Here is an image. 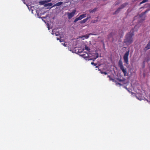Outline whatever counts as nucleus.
I'll use <instances>...</instances> for the list:
<instances>
[{
	"instance_id": "f257e3e1",
	"label": "nucleus",
	"mask_w": 150,
	"mask_h": 150,
	"mask_svg": "<svg viewBox=\"0 0 150 150\" xmlns=\"http://www.w3.org/2000/svg\"><path fill=\"white\" fill-rule=\"evenodd\" d=\"M134 35V32L131 31L127 33L125 37L124 40V42L127 45H129L132 43L133 42V36Z\"/></svg>"
},
{
	"instance_id": "f03ea898",
	"label": "nucleus",
	"mask_w": 150,
	"mask_h": 150,
	"mask_svg": "<svg viewBox=\"0 0 150 150\" xmlns=\"http://www.w3.org/2000/svg\"><path fill=\"white\" fill-rule=\"evenodd\" d=\"M118 65L120 67V69L123 72L124 76H127V71L126 69H125L123 65L121 59L119 60L118 62Z\"/></svg>"
},
{
	"instance_id": "7ed1b4c3",
	"label": "nucleus",
	"mask_w": 150,
	"mask_h": 150,
	"mask_svg": "<svg viewBox=\"0 0 150 150\" xmlns=\"http://www.w3.org/2000/svg\"><path fill=\"white\" fill-rule=\"evenodd\" d=\"M129 50H128L127 51L125 54L123 56V59L124 60V62L127 64H129L128 63V56L129 54Z\"/></svg>"
},
{
	"instance_id": "20e7f679",
	"label": "nucleus",
	"mask_w": 150,
	"mask_h": 150,
	"mask_svg": "<svg viewBox=\"0 0 150 150\" xmlns=\"http://www.w3.org/2000/svg\"><path fill=\"white\" fill-rule=\"evenodd\" d=\"M76 12V10L75 9L71 13H67V17L69 19H71L74 16V15Z\"/></svg>"
},
{
	"instance_id": "39448f33",
	"label": "nucleus",
	"mask_w": 150,
	"mask_h": 150,
	"mask_svg": "<svg viewBox=\"0 0 150 150\" xmlns=\"http://www.w3.org/2000/svg\"><path fill=\"white\" fill-rule=\"evenodd\" d=\"M128 4L127 3H125L122 4L121 6L117 9V10L115 11V13H113L114 14H116L118 13L120 10L125 7L126 6L128 5Z\"/></svg>"
},
{
	"instance_id": "423d86ee",
	"label": "nucleus",
	"mask_w": 150,
	"mask_h": 150,
	"mask_svg": "<svg viewBox=\"0 0 150 150\" xmlns=\"http://www.w3.org/2000/svg\"><path fill=\"white\" fill-rule=\"evenodd\" d=\"M82 57L86 60H91V59L89 58V55L87 53L86 54H83L81 55Z\"/></svg>"
},
{
	"instance_id": "0eeeda50",
	"label": "nucleus",
	"mask_w": 150,
	"mask_h": 150,
	"mask_svg": "<svg viewBox=\"0 0 150 150\" xmlns=\"http://www.w3.org/2000/svg\"><path fill=\"white\" fill-rule=\"evenodd\" d=\"M150 49V41H149L147 45L144 48V50L145 51H146L147 50Z\"/></svg>"
},
{
	"instance_id": "6e6552de",
	"label": "nucleus",
	"mask_w": 150,
	"mask_h": 150,
	"mask_svg": "<svg viewBox=\"0 0 150 150\" xmlns=\"http://www.w3.org/2000/svg\"><path fill=\"white\" fill-rule=\"evenodd\" d=\"M91 18V17H87L85 19H83V20L81 21H80L81 23H85L87 21L88 19L90 18Z\"/></svg>"
},
{
	"instance_id": "1a4fd4ad",
	"label": "nucleus",
	"mask_w": 150,
	"mask_h": 150,
	"mask_svg": "<svg viewBox=\"0 0 150 150\" xmlns=\"http://www.w3.org/2000/svg\"><path fill=\"white\" fill-rule=\"evenodd\" d=\"M62 4H63V2H58V3H56V4H55L54 5V6H59L61 5Z\"/></svg>"
},
{
	"instance_id": "9d476101",
	"label": "nucleus",
	"mask_w": 150,
	"mask_h": 150,
	"mask_svg": "<svg viewBox=\"0 0 150 150\" xmlns=\"http://www.w3.org/2000/svg\"><path fill=\"white\" fill-rule=\"evenodd\" d=\"M81 19H82L81 18L80 16H79V17L75 19L74 21V22L76 23L79 20H81Z\"/></svg>"
},
{
	"instance_id": "9b49d317",
	"label": "nucleus",
	"mask_w": 150,
	"mask_h": 150,
	"mask_svg": "<svg viewBox=\"0 0 150 150\" xmlns=\"http://www.w3.org/2000/svg\"><path fill=\"white\" fill-rule=\"evenodd\" d=\"M97 8H94L93 10H89V11L90 12V13H93V12H94L96 11L97 10Z\"/></svg>"
},
{
	"instance_id": "f8f14e48",
	"label": "nucleus",
	"mask_w": 150,
	"mask_h": 150,
	"mask_svg": "<svg viewBox=\"0 0 150 150\" xmlns=\"http://www.w3.org/2000/svg\"><path fill=\"white\" fill-rule=\"evenodd\" d=\"M148 10H147L146 11H144V12H142V13H141L140 15V17H141L143 15L146 14V13H147L148 12Z\"/></svg>"
},
{
	"instance_id": "ddd939ff",
	"label": "nucleus",
	"mask_w": 150,
	"mask_h": 150,
	"mask_svg": "<svg viewBox=\"0 0 150 150\" xmlns=\"http://www.w3.org/2000/svg\"><path fill=\"white\" fill-rule=\"evenodd\" d=\"M86 14H83L81 15H80V16L81 17V18L82 19V18L85 17L86 16Z\"/></svg>"
},
{
	"instance_id": "4468645a",
	"label": "nucleus",
	"mask_w": 150,
	"mask_h": 150,
	"mask_svg": "<svg viewBox=\"0 0 150 150\" xmlns=\"http://www.w3.org/2000/svg\"><path fill=\"white\" fill-rule=\"evenodd\" d=\"M109 80L110 81H112L113 82H116V81L115 80V79H113L111 77L109 78Z\"/></svg>"
},
{
	"instance_id": "2eb2a0df",
	"label": "nucleus",
	"mask_w": 150,
	"mask_h": 150,
	"mask_svg": "<svg viewBox=\"0 0 150 150\" xmlns=\"http://www.w3.org/2000/svg\"><path fill=\"white\" fill-rule=\"evenodd\" d=\"M149 0H143L140 3V4H142L148 1Z\"/></svg>"
},
{
	"instance_id": "dca6fc26",
	"label": "nucleus",
	"mask_w": 150,
	"mask_h": 150,
	"mask_svg": "<svg viewBox=\"0 0 150 150\" xmlns=\"http://www.w3.org/2000/svg\"><path fill=\"white\" fill-rule=\"evenodd\" d=\"M85 50H87L88 51H89L90 50V48L86 46H85Z\"/></svg>"
},
{
	"instance_id": "f3484780",
	"label": "nucleus",
	"mask_w": 150,
	"mask_h": 150,
	"mask_svg": "<svg viewBox=\"0 0 150 150\" xmlns=\"http://www.w3.org/2000/svg\"><path fill=\"white\" fill-rule=\"evenodd\" d=\"M115 80H116V81H119V82H122L123 81V80H122V79H120L119 78H116Z\"/></svg>"
},
{
	"instance_id": "a211bd4d",
	"label": "nucleus",
	"mask_w": 150,
	"mask_h": 150,
	"mask_svg": "<svg viewBox=\"0 0 150 150\" xmlns=\"http://www.w3.org/2000/svg\"><path fill=\"white\" fill-rule=\"evenodd\" d=\"M101 73L102 74H104L105 75H106L107 74V73L105 71H101Z\"/></svg>"
},
{
	"instance_id": "6ab92c4d",
	"label": "nucleus",
	"mask_w": 150,
	"mask_h": 150,
	"mask_svg": "<svg viewBox=\"0 0 150 150\" xmlns=\"http://www.w3.org/2000/svg\"><path fill=\"white\" fill-rule=\"evenodd\" d=\"M115 83L116 85H120V86L122 85L120 83L117 82V81H116V82H115Z\"/></svg>"
},
{
	"instance_id": "aec40b11",
	"label": "nucleus",
	"mask_w": 150,
	"mask_h": 150,
	"mask_svg": "<svg viewBox=\"0 0 150 150\" xmlns=\"http://www.w3.org/2000/svg\"><path fill=\"white\" fill-rule=\"evenodd\" d=\"M96 57L94 58V59H96V58H98V54L97 53H96Z\"/></svg>"
},
{
	"instance_id": "412c9836",
	"label": "nucleus",
	"mask_w": 150,
	"mask_h": 150,
	"mask_svg": "<svg viewBox=\"0 0 150 150\" xmlns=\"http://www.w3.org/2000/svg\"><path fill=\"white\" fill-rule=\"evenodd\" d=\"M52 5V4L51 3H49L47 4V6H51Z\"/></svg>"
},
{
	"instance_id": "4be33fe9",
	"label": "nucleus",
	"mask_w": 150,
	"mask_h": 150,
	"mask_svg": "<svg viewBox=\"0 0 150 150\" xmlns=\"http://www.w3.org/2000/svg\"><path fill=\"white\" fill-rule=\"evenodd\" d=\"M112 36V34L110 33V34H109L108 35V38L109 39L110 38V37Z\"/></svg>"
},
{
	"instance_id": "5701e85b",
	"label": "nucleus",
	"mask_w": 150,
	"mask_h": 150,
	"mask_svg": "<svg viewBox=\"0 0 150 150\" xmlns=\"http://www.w3.org/2000/svg\"><path fill=\"white\" fill-rule=\"evenodd\" d=\"M86 39H87L89 38V35H86L84 36Z\"/></svg>"
},
{
	"instance_id": "b1692460",
	"label": "nucleus",
	"mask_w": 150,
	"mask_h": 150,
	"mask_svg": "<svg viewBox=\"0 0 150 150\" xmlns=\"http://www.w3.org/2000/svg\"><path fill=\"white\" fill-rule=\"evenodd\" d=\"M57 40H60V42H62V39L60 40L59 38H57Z\"/></svg>"
},
{
	"instance_id": "393cba45",
	"label": "nucleus",
	"mask_w": 150,
	"mask_h": 150,
	"mask_svg": "<svg viewBox=\"0 0 150 150\" xmlns=\"http://www.w3.org/2000/svg\"><path fill=\"white\" fill-rule=\"evenodd\" d=\"M119 4V3L118 2H115V5L116 6V5H118Z\"/></svg>"
},
{
	"instance_id": "a878e982",
	"label": "nucleus",
	"mask_w": 150,
	"mask_h": 150,
	"mask_svg": "<svg viewBox=\"0 0 150 150\" xmlns=\"http://www.w3.org/2000/svg\"><path fill=\"white\" fill-rule=\"evenodd\" d=\"M91 64H94V66H96V64H95L94 62H92L91 63Z\"/></svg>"
},
{
	"instance_id": "bb28decb",
	"label": "nucleus",
	"mask_w": 150,
	"mask_h": 150,
	"mask_svg": "<svg viewBox=\"0 0 150 150\" xmlns=\"http://www.w3.org/2000/svg\"><path fill=\"white\" fill-rule=\"evenodd\" d=\"M95 35V34H93L92 33H89L88 34V35Z\"/></svg>"
},
{
	"instance_id": "cd10ccee",
	"label": "nucleus",
	"mask_w": 150,
	"mask_h": 150,
	"mask_svg": "<svg viewBox=\"0 0 150 150\" xmlns=\"http://www.w3.org/2000/svg\"><path fill=\"white\" fill-rule=\"evenodd\" d=\"M63 45L65 47L67 46V45L65 44V43H64V44H63Z\"/></svg>"
},
{
	"instance_id": "c85d7f7f",
	"label": "nucleus",
	"mask_w": 150,
	"mask_h": 150,
	"mask_svg": "<svg viewBox=\"0 0 150 150\" xmlns=\"http://www.w3.org/2000/svg\"><path fill=\"white\" fill-rule=\"evenodd\" d=\"M108 78H110L111 77H110V75H108Z\"/></svg>"
},
{
	"instance_id": "c756f323",
	"label": "nucleus",
	"mask_w": 150,
	"mask_h": 150,
	"mask_svg": "<svg viewBox=\"0 0 150 150\" xmlns=\"http://www.w3.org/2000/svg\"><path fill=\"white\" fill-rule=\"evenodd\" d=\"M137 0H134V1H137Z\"/></svg>"
}]
</instances>
